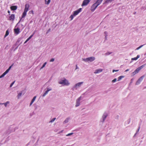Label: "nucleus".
I'll list each match as a JSON object with an SVG mask.
<instances>
[{
    "mask_svg": "<svg viewBox=\"0 0 146 146\" xmlns=\"http://www.w3.org/2000/svg\"><path fill=\"white\" fill-rule=\"evenodd\" d=\"M58 83L60 84H62L63 86H68L70 84L68 80L64 78H62L59 81Z\"/></svg>",
    "mask_w": 146,
    "mask_h": 146,
    "instance_id": "f257e3e1",
    "label": "nucleus"
},
{
    "mask_svg": "<svg viewBox=\"0 0 146 146\" xmlns=\"http://www.w3.org/2000/svg\"><path fill=\"white\" fill-rule=\"evenodd\" d=\"M29 3H26L25 5V7L24 9V11L22 15L21 19L20 20L19 22L21 21V19L24 18L27 15V13L29 10Z\"/></svg>",
    "mask_w": 146,
    "mask_h": 146,
    "instance_id": "f03ea898",
    "label": "nucleus"
},
{
    "mask_svg": "<svg viewBox=\"0 0 146 146\" xmlns=\"http://www.w3.org/2000/svg\"><path fill=\"white\" fill-rule=\"evenodd\" d=\"M84 82H79L76 84L73 87V89L77 90L81 87L82 85L83 84Z\"/></svg>",
    "mask_w": 146,
    "mask_h": 146,
    "instance_id": "7ed1b4c3",
    "label": "nucleus"
},
{
    "mask_svg": "<svg viewBox=\"0 0 146 146\" xmlns=\"http://www.w3.org/2000/svg\"><path fill=\"white\" fill-rule=\"evenodd\" d=\"M95 59V57L92 56L86 58H83L82 60L83 61L87 62H92L94 61Z\"/></svg>",
    "mask_w": 146,
    "mask_h": 146,
    "instance_id": "20e7f679",
    "label": "nucleus"
},
{
    "mask_svg": "<svg viewBox=\"0 0 146 146\" xmlns=\"http://www.w3.org/2000/svg\"><path fill=\"white\" fill-rule=\"evenodd\" d=\"M144 65H143L137 68L132 73V76H134L136 74L138 73L144 67Z\"/></svg>",
    "mask_w": 146,
    "mask_h": 146,
    "instance_id": "39448f33",
    "label": "nucleus"
},
{
    "mask_svg": "<svg viewBox=\"0 0 146 146\" xmlns=\"http://www.w3.org/2000/svg\"><path fill=\"white\" fill-rule=\"evenodd\" d=\"M144 77V76L141 77L136 82L135 85H139L143 80Z\"/></svg>",
    "mask_w": 146,
    "mask_h": 146,
    "instance_id": "423d86ee",
    "label": "nucleus"
},
{
    "mask_svg": "<svg viewBox=\"0 0 146 146\" xmlns=\"http://www.w3.org/2000/svg\"><path fill=\"white\" fill-rule=\"evenodd\" d=\"M81 97L80 96L76 100L75 106L76 107L79 106L80 105V101L81 100Z\"/></svg>",
    "mask_w": 146,
    "mask_h": 146,
    "instance_id": "0eeeda50",
    "label": "nucleus"
},
{
    "mask_svg": "<svg viewBox=\"0 0 146 146\" xmlns=\"http://www.w3.org/2000/svg\"><path fill=\"white\" fill-rule=\"evenodd\" d=\"M82 8H80L77 10L73 12V15L75 16L78 15L79 13L82 11Z\"/></svg>",
    "mask_w": 146,
    "mask_h": 146,
    "instance_id": "6e6552de",
    "label": "nucleus"
},
{
    "mask_svg": "<svg viewBox=\"0 0 146 146\" xmlns=\"http://www.w3.org/2000/svg\"><path fill=\"white\" fill-rule=\"evenodd\" d=\"M98 6L96 4V3H94V4L91 6V10L92 12H94L96 9L97 8V7Z\"/></svg>",
    "mask_w": 146,
    "mask_h": 146,
    "instance_id": "1a4fd4ad",
    "label": "nucleus"
},
{
    "mask_svg": "<svg viewBox=\"0 0 146 146\" xmlns=\"http://www.w3.org/2000/svg\"><path fill=\"white\" fill-rule=\"evenodd\" d=\"M90 0H84L81 5L82 7L86 6L89 3Z\"/></svg>",
    "mask_w": 146,
    "mask_h": 146,
    "instance_id": "9d476101",
    "label": "nucleus"
},
{
    "mask_svg": "<svg viewBox=\"0 0 146 146\" xmlns=\"http://www.w3.org/2000/svg\"><path fill=\"white\" fill-rule=\"evenodd\" d=\"M46 90L45 91V92H44V93L42 95V96L43 97H44L47 94H48V92L52 90V89L51 88H48L47 87L46 88Z\"/></svg>",
    "mask_w": 146,
    "mask_h": 146,
    "instance_id": "9b49d317",
    "label": "nucleus"
},
{
    "mask_svg": "<svg viewBox=\"0 0 146 146\" xmlns=\"http://www.w3.org/2000/svg\"><path fill=\"white\" fill-rule=\"evenodd\" d=\"M14 31L15 34L17 35L20 33V29L19 28H15L14 29Z\"/></svg>",
    "mask_w": 146,
    "mask_h": 146,
    "instance_id": "f8f14e48",
    "label": "nucleus"
},
{
    "mask_svg": "<svg viewBox=\"0 0 146 146\" xmlns=\"http://www.w3.org/2000/svg\"><path fill=\"white\" fill-rule=\"evenodd\" d=\"M15 16L14 14L11 15L9 17V20L10 21H13L15 19Z\"/></svg>",
    "mask_w": 146,
    "mask_h": 146,
    "instance_id": "ddd939ff",
    "label": "nucleus"
},
{
    "mask_svg": "<svg viewBox=\"0 0 146 146\" xmlns=\"http://www.w3.org/2000/svg\"><path fill=\"white\" fill-rule=\"evenodd\" d=\"M102 71L103 70L102 69H99L96 70L94 72V73L95 74L99 73L102 72Z\"/></svg>",
    "mask_w": 146,
    "mask_h": 146,
    "instance_id": "4468645a",
    "label": "nucleus"
},
{
    "mask_svg": "<svg viewBox=\"0 0 146 146\" xmlns=\"http://www.w3.org/2000/svg\"><path fill=\"white\" fill-rule=\"evenodd\" d=\"M108 112H104L102 116L103 119H105L107 118L108 115Z\"/></svg>",
    "mask_w": 146,
    "mask_h": 146,
    "instance_id": "2eb2a0df",
    "label": "nucleus"
},
{
    "mask_svg": "<svg viewBox=\"0 0 146 146\" xmlns=\"http://www.w3.org/2000/svg\"><path fill=\"white\" fill-rule=\"evenodd\" d=\"M140 57V55H137V56L136 57L132 58L131 59V62H132L133 60H136Z\"/></svg>",
    "mask_w": 146,
    "mask_h": 146,
    "instance_id": "dca6fc26",
    "label": "nucleus"
},
{
    "mask_svg": "<svg viewBox=\"0 0 146 146\" xmlns=\"http://www.w3.org/2000/svg\"><path fill=\"white\" fill-rule=\"evenodd\" d=\"M10 8L12 10H15L17 8V6H13L11 7Z\"/></svg>",
    "mask_w": 146,
    "mask_h": 146,
    "instance_id": "f3484780",
    "label": "nucleus"
},
{
    "mask_svg": "<svg viewBox=\"0 0 146 146\" xmlns=\"http://www.w3.org/2000/svg\"><path fill=\"white\" fill-rule=\"evenodd\" d=\"M36 98V96H35L31 100V102L30 103V105H29L30 106H31L32 105V104H33V102L35 101Z\"/></svg>",
    "mask_w": 146,
    "mask_h": 146,
    "instance_id": "a211bd4d",
    "label": "nucleus"
},
{
    "mask_svg": "<svg viewBox=\"0 0 146 146\" xmlns=\"http://www.w3.org/2000/svg\"><path fill=\"white\" fill-rule=\"evenodd\" d=\"M103 0H98L95 3L98 6L102 3Z\"/></svg>",
    "mask_w": 146,
    "mask_h": 146,
    "instance_id": "6ab92c4d",
    "label": "nucleus"
},
{
    "mask_svg": "<svg viewBox=\"0 0 146 146\" xmlns=\"http://www.w3.org/2000/svg\"><path fill=\"white\" fill-rule=\"evenodd\" d=\"M10 103V102L9 101H7L6 102L3 103H1V104L4 105L5 107H7V105L9 104Z\"/></svg>",
    "mask_w": 146,
    "mask_h": 146,
    "instance_id": "aec40b11",
    "label": "nucleus"
},
{
    "mask_svg": "<svg viewBox=\"0 0 146 146\" xmlns=\"http://www.w3.org/2000/svg\"><path fill=\"white\" fill-rule=\"evenodd\" d=\"M22 91H21L20 92H19V93H18L17 96V97L19 99L20 98V97L22 95Z\"/></svg>",
    "mask_w": 146,
    "mask_h": 146,
    "instance_id": "412c9836",
    "label": "nucleus"
},
{
    "mask_svg": "<svg viewBox=\"0 0 146 146\" xmlns=\"http://www.w3.org/2000/svg\"><path fill=\"white\" fill-rule=\"evenodd\" d=\"M124 77L123 76H120L118 77L117 81H120L122 78Z\"/></svg>",
    "mask_w": 146,
    "mask_h": 146,
    "instance_id": "4be33fe9",
    "label": "nucleus"
},
{
    "mask_svg": "<svg viewBox=\"0 0 146 146\" xmlns=\"http://www.w3.org/2000/svg\"><path fill=\"white\" fill-rule=\"evenodd\" d=\"M111 0H106L105 2L104 3V4L111 3L112 2Z\"/></svg>",
    "mask_w": 146,
    "mask_h": 146,
    "instance_id": "5701e85b",
    "label": "nucleus"
},
{
    "mask_svg": "<svg viewBox=\"0 0 146 146\" xmlns=\"http://www.w3.org/2000/svg\"><path fill=\"white\" fill-rule=\"evenodd\" d=\"M44 0L45 2V4L47 5H48L50 2V0H48L47 1L46 0Z\"/></svg>",
    "mask_w": 146,
    "mask_h": 146,
    "instance_id": "b1692460",
    "label": "nucleus"
},
{
    "mask_svg": "<svg viewBox=\"0 0 146 146\" xmlns=\"http://www.w3.org/2000/svg\"><path fill=\"white\" fill-rule=\"evenodd\" d=\"M9 34V32L8 30L6 31V32L4 36V38H5Z\"/></svg>",
    "mask_w": 146,
    "mask_h": 146,
    "instance_id": "393cba45",
    "label": "nucleus"
},
{
    "mask_svg": "<svg viewBox=\"0 0 146 146\" xmlns=\"http://www.w3.org/2000/svg\"><path fill=\"white\" fill-rule=\"evenodd\" d=\"M46 63H47L46 62H44V64H43V65H42V66L41 67L40 69L41 70L43 68H44L45 66Z\"/></svg>",
    "mask_w": 146,
    "mask_h": 146,
    "instance_id": "a878e982",
    "label": "nucleus"
},
{
    "mask_svg": "<svg viewBox=\"0 0 146 146\" xmlns=\"http://www.w3.org/2000/svg\"><path fill=\"white\" fill-rule=\"evenodd\" d=\"M74 17L75 16H74L73 14L71 15L70 17L71 18L70 20H72L73 19Z\"/></svg>",
    "mask_w": 146,
    "mask_h": 146,
    "instance_id": "bb28decb",
    "label": "nucleus"
},
{
    "mask_svg": "<svg viewBox=\"0 0 146 146\" xmlns=\"http://www.w3.org/2000/svg\"><path fill=\"white\" fill-rule=\"evenodd\" d=\"M112 53V52H108L105 53V55H109L110 54Z\"/></svg>",
    "mask_w": 146,
    "mask_h": 146,
    "instance_id": "cd10ccee",
    "label": "nucleus"
},
{
    "mask_svg": "<svg viewBox=\"0 0 146 146\" xmlns=\"http://www.w3.org/2000/svg\"><path fill=\"white\" fill-rule=\"evenodd\" d=\"M141 45L140 46H139V47H137L136 49V50H138L140 48H141L142 47H143V45Z\"/></svg>",
    "mask_w": 146,
    "mask_h": 146,
    "instance_id": "c85d7f7f",
    "label": "nucleus"
},
{
    "mask_svg": "<svg viewBox=\"0 0 146 146\" xmlns=\"http://www.w3.org/2000/svg\"><path fill=\"white\" fill-rule=\"evenodd\" d=\"M15 82V81H14V82H12L11 83V85H10V88L14 84Z\"/></svg>",
    "mask_w": 146,
    "mask_h": 146,
    "instance_id": "c756f323",
    "label": "nucleus"
},
{
    "mask_svg": "<svg viewBox=\"0 0 146 146\" xmlns=\"http://www.w3.org/2000/svg\"><path fill=\"white\" fill-rule=\"evenodd\" d=\"M6 74L3 73L0 76V78H2Z\"/></svg>",
    "mask_w": 146,
    "mask_h": 146,
    "instance_id": "7c9ffc66",
    "label": "nucleus"
},
{
    "mask_svg": "<svg viewBox=\"0 0 146 146\" xmlns=\"http://www.w3.org/2000/svg\"><path fill=\"white\" fill-rule=\"evenodd\" d=\"M117 81V79L116 78H115L112 81V82L113 83H114L115 82Z\"/></svg>",
    "mask_w": 146,
    "mask_h": 146,
    "instance_id": "2f4dec72",
    "label": "nucleus"
},
{
    "mask_svg": "<svg viewBox=\"0 0 146 146\" xmlns=\"http://www.w3.org/2000/svg\"><path fill=\"white\" fill-rule=\"evenodd\" d=\"M73 134V133H69L68 134L66 135V136H70V135H72Z\"/></svg>",
    "mask_w": 146,
    "mask_h": 146,
    "instance_id": "473e14b6",
    "label": "nucleus"
},
{
    "mask_svg": "<svg viewBox=\"0 0 146 146\" xmlns=\"http://www.w3.org/2000/svg\"><path fill=\"white\" fill-rule=\"evenodd\" d=\"M29 13L30 14H32L33 15L34 14L33 11V10H31L29 11Z\"/></svg>",
    "mask_w": 146,
    "mask_h": 146,
    "instance_id": "72a5a7b5",
    "label": "nucleus"
},
{
    "mask_svg": "<svg viewBox=\"0 0 146 146\" xmlns=\"http://www.w3.org/2000/svg\"><path fill=\"white\" fill-rule=\"evenodd\" d=\"M54 60V58H51V59L50 60V62H53Z\"/></svg>",
    "mask_w": 146,
    "mask_h": 146,
    "instance_id": "f704fd0d",
    "label": "nucleus"
},
{
    "mask_svg": "<svg viewBox=\"0 0 146 146\" xmlns=\"http://www.w3.org/2000/svg\"><path fill=\"white\" fill-rule=\"evenodd\" d=\"M119 71V70H112V72H117Z\"/></svg>",
    "mask_w": 146,
    "mask_h": 146,
    "instance_id": "c9c22d12",
    "label": "nucleus"
},
{
    "mask_svg": "<svg viewBox=\"0 0 146 146\" xmlns=\"http://www.w3.org/2000/svg\"><path fill=\"white\" fill-rule=\"evenodd\" d=\"M104 34L105 35H106V36L107 35V34H108V33L106 31H105L104 32Z\"/></svg>",
    "mask_w": 146,
    "mask_h": 146,
    "instance_id": "e433bc0d",
    "label": "nucleus"
},
{
    "mask_svg": "<svg viewBox=\"0 0 146 146\" xmlns=\"http://www.w3.org/2000/svg\"><path fill=\"white\" fill-rule=\"evenodd\" d=\"M8 72L7 70L4 72V73L6 74Z\"/></svg>",
    "mask_w": 146,
    "mask_h": 146,
    "instance_id": "4c0bfd02",
    "label": "nucleus"
},
{
    "mask_svg": "<svg viewBox=\"0 0 146 146\" xmlns=\"http://www.w3.org/2000/svg\"><path fill=\"white\" fill-rule=\"evenodd\" d=\"M35 33H34L32 35H31L30 37L31 38L33 36V35H34V34Z\"/></svg>",
    "mask_w": 146,
    "mask_h": 146,
    "instance_id": "58836bf2",
    "label": "nucleus"
},
{
    "mask_svg": "<svg viewBox=\"0 0 146 146\" xmlns=\"http://www.w3.org/2000/svg\"><path fill=\"white\" fill-rule=\"evenodd\" d=\"M35 33H34L32 35H31L30 37L31 38L33 36V35H34V34Z\"/></svg>",
    "mask_w": 146,
    "mask_h": 146,
    "instance_id": "ea45409f",
    "label": "nucleus"
},
{
    "mask_svg": "<svg viewBox=\"0 0 146 146\" xmlns=\"http://www.w3.org/2000/svg\"><path fill=\"white\" fill-rule=\"evenodd\" d=\"M12 66H13V65H12L11 66H10L9 67V68H8V69L10 70Z\"/></svg>",
    "mask_w": 146,
    "mask_h": 146,
    "instance_id": "a19ab883",
    "label": "nucleus"
},
{
    "mask_svg": "<svg viewBox=\"0 0 146 146\" xmlns=\"http://www.w3.org/2000/svg\"><path fill=\"white\" fill-rule=\"evenodd\" d=\"M140 128V127H138V129L137 131V133L139 131Z\"/></svg>",
    "mask_w": 146,
    "mask_h": 146,
    "instance_id": "79ce46f5",
    "label": "nucleus"
},
{
    "mask_svg": "<svg viewBox=\"0 0 146 146\" xmlns=\"http://www.w3.org/2000/svg\"><path fill=\"white\" fill-rule=\"evenodd\" d=\"M133 79H131V83L133 82Z\"/></svg>",
    "mask_w": 146,
    "mask_h": 146,
    "instance_id": "37998d69",
    "label": "nucleus"
},
{
    "mask_svg": "<svg viewBox=\"0 0 146 146\" xmlns=\"http://www.w3.org/2000/svg\"><path fill=\"white\" fill-rule=\"evenodd\" d=\"M76 69H78V67L77 66V65H76Z\"/></svg>",
    "mask_w": 146,
    "mask_h": 146,
    "instance_id": "c03bdc74",
    "label": "nucleus"
},
{
    "mask_svg": "<svg viewBox=\"0 0 146 146\" xmlns=\"http://www.w3.org/2000/svg\"><path fill=\"white\" fill-rule=\"evenodd\" d=\"M55 119H53V120L51 121H50V122H52L54 121Z\"/></svg>",
    "mask_w": 146,
    "mask_h": 146,
    "instance_id": "a18cd8bd",
    "label": "nucleus"
},
{
    "mask_svg": "<svg viewBox=\"0 0 146 146\" xmlns=\"http://www.w3.org/2000/svg\"><path fill=\"white\" fill-rule=\"evenodd\" d=\"M129 69H127V70H126L125 71V72H127V71H128L129 70Z\"/></svg>",
    "mask_w": 146,
    "mask_h": 146,
    "instance_id": "49530a36",
    "label": "nucleus"
},
{
    "mask_svg": "<svg viewBox=\"0 0 146 146\" xmlns=\"http://www.w3.org/2000/svg\"><path fill=\"white\" fill-rule=\"evenodd\" d=\"M31 38L29 36L28 38V39H29V40Z\"/></svg>",
    "mask_w": 146,
    "mask_h": 146,
    "instance_id": "de8ad7c7",
    "label": "nucleus"
},
{
    "mask_svg": "<svg viewBox=\"0 0 146 146\" xmlns=\"http://www.w3.org/2000/svg\"><path fill=\"white\" fill-rule=\"evenodd\" d=\"M31 38L29 36L28 38V39H29V40Z\"/></svg>",
    "mask_w": 146,
    "mask_h": 146,
    "instance_id": "09e8293b",
    "label": "nucleus"
},
{
    "mask_svg": "<svg viewBox=\"0 0 146 146\" xmlns=\"http://www.w3.org/2000/svg\"><path fill=\"white\" fill-rule=\"evenodd\" d=\"M8 72H9V71L10 70L8 68L7 70H6Z\"/></svg>",
    "mask_w": 146,
    "mask_h": 146,
    "instance_id": "8fccbe9b",
    "label": "nucleus"
},
{
    "mask_svg": "<svg viewBox=\"0 0 146 146\" xmlns=\"http://www.w3.org/2000/svg\"><path fill=\"white\" fill-rule=\"evenodd\" d=\"M27 42H28L29 40V39L28 38L26 40Z\"/></svg>",
    "mask_w": 146,
    "mask_h": 146,
    "instance_id": "3c124183",
    "label": "nucleus"
},
{
    "mask_svg": "<svg viewBox=\"0 0 146 146\" xmlns=\"http://www.w3.org/2000/svg\"><path fill=\"white\" fill-rule=\"evenodd\" d=\"M63 131V130H62V131H61L59 133H61Z\"/></svg>",
    "mask_w": 146,
    "mask_h": 146,
    "instance_id": "603ef678",
    "label": "nucleus"
},
{
    "mask_svg": "<svg viewBox=\"0 0 146 146\" xmlns=\"http://www.w3.org/2000/svg\"><path fill=\"white\" fill-rule=\"evenodd\" d=\"M63 131V130H62V131H61L59 133H61Z\"/></svg>",
    "mask_w": 146,
    "mask_h": 146,
    "instance_id": "864d4df0",
    "label": "nucleus"
},
{
    "mask_svg": "<svg viewBox=\"0 0 146 146\" xmlns=\"http://www.w3.org/2000/svg\"><path fill=\"white\" fill-rule=\"evenodd\" d=\"M8 13H10V11H8Z\"/></svg>",
    "mask_w": 146,
    "mask_h": 146,
    "instance_id": "5fc2aeb1",
    "label": "nucleus"
},
{
    "mask_svg": "<svg viewBox=\"0 0 146 146\" xmlns=\"http://www.w3.org/2000/svg\"><path fill=\"white\" fill-rule=\"evenodd\" d=\"M27 42V41L26 40V41H25V42H24V44H25V43H26Z\"/></svg>",
    "mask_w": 146,
    "mask_h": 146,
    "instance_id": "6e6d98bb",
    "label": "nucleus"
},
{
    "mask_svg": "<svg viewBox=\"0 0 146 146\" xmlns=\"http://www.w3.org/2000/svg\"><path fill=\"white\" fill-rule=\"evenodd\" d=\"M66 121H64V122H65V123H66Z\"/></svg>",
    "mask_w": 146,
    "mask_h": 146,
    "instance_id": "4d7b16f0",
    "label": "nucleus"
},
{
    "mask_svg": "<svg viewBox=\"0 0 146 146\" xmlns=\"http://www.w3.org/2000/svg\"><path fill=\"white\" fill-rule=\"evenodd\" d=\"M135 13H136V12H135L134 13V14H135Z\"/></svg>",
    "mask_w": 146,
    "mask_h": 146,
    "instance_id": "13d9d810",
    "label": "nucleus"
},
{
    "mask_svg": "<svg viewBox=\"0 0 146 146\" xmlns=\"http://www.w3.org/2000/svg\"><path fill=\"white\" fill-rule=\"evenodd\" d=\"M111 0L112 1H113L114 0Z\"/></svg>",
    "mask_w": 146,
    "mask_h": 146,
    "instance_id": "bf43d9fd",
    "label": "nucleus"
},
{
    "mask_svg": "<svg viewBox=\"0 0 146 146\" xmlns=\"http://www.w3.org/2000/svg\"><path fill=\"white\" fill-rule=\"evenodd\" d=\"M0 104H1V103L0 104Z\"/></svg>",
    "mask_w": 146,
    "mask_h": 146,
    "instance_id": "052dcab7",
    "label": "nucleus"
}]
</instances>
